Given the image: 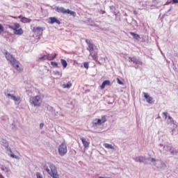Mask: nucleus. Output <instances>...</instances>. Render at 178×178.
Masks as SVG:
<instances>
[{
	"mask_svg": "<svg viewBox=\"0 0 178 178\" xmlns=\"http://www.w3.org/2000/svg\"><path fill=\"white\" fill-rule=\"evenodd\" d=\"M44 127V123H40V129H42Z\"/></svg>",
	"mask_w": 178,
	"mask_h": 178,
	"instance_id": "33",
	"label": "nucleus"
},
{
	"mask_svg": "<svg viewBox=\"0 0 178 178\" xmlns=\"http://www.w3.org/2000/svg\"><path fill=\"white\" fill-rule=\"evenodd\" d=\"M60 62L63 67H67V62H66V60L61 58Z\"/></svg>",
	"mask_w": 178,
	"mask_h": 178,
	"instance_id": "20",
	"label": "nucleus"
},
{
	"mask_svg": "<svg viewBox=\"0 0 178 178\" xmlns=\"http://www.w3.org/2000/svg\"><path fill=\"white\" fill-rule=\"evenodd\" d=\"M88 63H83V67H85V69H88Z\"/></svg>",
	"mask_w": 178,
	"mask_h": 178,
	"instance_id": "28",
	"label": "nucleus"
},
{
	"mask_svg": "<svg viewBox=\"0 0 178 178\" xmlns=\"http://www.w3.org/2000/svg\"><path fill=\"white\" fill-rule=\"evenodd\" d=\"M29 102L34 106H41L42 99H41V96L40 95L33 96L30 97Z\"/></svg>",
	"mask_w": 178,
	"mask_h": 178,
	"instance_id": "5",
	"label": "nucleus"
},
{
	"mask_svg": "<svg viewBox=\"0 0 178 178\" xmlns=\"http://www.w3.org/2000/svg\"><path fill=\"white\" fill-rule=\"evenodd\" d=\"M58 154L60 156H65L66 154H67V144L65 141H63L59 146H58Z\"/></svg>",
	"mask_w": 178,
	"mask_h": 178,
	"instance_id": "6",
	"label": "nucleus"
},
{
	"mask_svg": "<svg viewBox=\"0 0 178 178\" xmlns=\"http://www.w3.org/2000/svg\"><path fill=\"white\" fill-rule=\"evenodd\" d=\"M37 178H42V175H41V173L37 172L36 173Z\"/></svg>",
	"mask_w": 178,
	"mask_h": 178,
	"instance_id": "29",
	"label": "nucleus"
},
{
	"mask_svg": "<svg viewBox=\"0 0 178 178\" xmlns=\"http://www.w3.org/2000/svg\"><path fill=\"white\" fill-rule=\"evenodd\" d=\"M44 170L47 172L53 178H59V175H58V172L56 171V167L54 164H49V168L48 167L44 166Z\"/></svg>",
	"mask_w": 178,
	"mask_h": 178,
	"instance_id": "3",
	"label": "nucleus"
},
{
	"mask_svg": "<svg viewBox=\"0 0 178 178\" xmlns=\"http://www.w3.org/2000/svg\"><path fill=\"white\" fill-rule=\"evenodd\" d=\"M58 56V54H47V60H54L55 58Z\"/></svg>",
	"mask_w": 178,
	"mask_h": 178,
	"instance_id": "16",
	"label": "nucleus"
},
{
	"mask_svg": "<svg viewBox=\"0 0 178 178\" xmlns=\"http://www.w3.org/2000/svg\"><path fill=\"white\" fill-rule=\"evenodd\" d=\"M49 23L50 24H54V23H56L57 24H60V21L59 19H56L55 17H51L49 18Z\"/></svg>",
	"mask_w": 178,
	"mask_h": 178,
	"instance_id": "11",
	"label": "nucleus"
},
{
	"mask_svg": "<svg viewBox=\"0 0 178 178\" xmlns=\"http://www.w3.org/2000/svg\"><path fill=\"white\" fill-rule=\"evenodd\" d=\"M104 146L105 148H107V149H113V146L112 145H109L108 143H104Z\"/></svg>",
	"mask_w": 178,
	"mask_h": 178,
	"instance_id": "21",
	"label": "nucleus"
},
{
	"mask_svg": "<svg viewBox=\"0 0 178 178\" xmlns=\"http://www.w3.org/2000/svg\"><path fill=\"white\" fill-rule=\"evenodd\" d=\"M10 156H11V158H14L15 159H19V156L15 155L13 153H11Z\"/></svg>",
	"mask_w": 178,
	"mask_h": 178,
	"instance_id": "26",
	"label": "nucleus"
},
{
	"mask_svg": "<svg viewBox=\"0 0 178 178\" xmlns=\"http://www.w3.org/2000/svg\"><path fill=\"white\" fill-rule=\"evenodd\" d=\"M102 13L104 15L105 13V10H102Z\"/></svg>",
	"mask_w": 178,
	"mask_h": 178,
	"instance_id": "35",
	"label": "nucleus"
},
{
	"mask_svg": "<svg viewBox=\"0 0 178 178\" xmlns=\"http://www.w3.org/2000/svg\"><path fill=\"white\" fill-rule=\"evenodd\" d=\"M51 65L52 66H56V67H58V63H56V62L51 61Z\"/></svg>",
	"mask_w": 178,
	"mask_h": 178,
	"instance_id": "27",
	"label": "nucleus"
},
{
	"mask_svg": "<svg viewBox=\"0 0 178 178\" xmlns=\"http://www.w3.org/2000/svg\"><path fill=\"white\" fill-rule=\"evenodd\" d=\"M131 62H133V63H135V65H143V63H141L137 58L136 57H131L130 58Z\"/></svg>",
	"mask_w": 178,
	"mask_h": 178,
	"instance_id": "15",
	"label": "nucleus"
},
{
	"mask_svg": "<svg viewBox=\"0 0 178 178\" xmlns=\"http://www.w3.org/2000/svg\"><path fill=\"white\" fill-rule=\"evenodd\" d=\"M7 97H10L11 99H13V101H15V102H22V99L20 98V97H16L14 95L12 94H7Z\"/></svg>",
	"mask_w": 178,
	"mask_h": 178,
	"instance_id": "9",
	"label": "nucleus"
},
{
	"mask_svg": "<svg viewBox=\"0 0 178 178\" xmlns=\"http://www.w3.org/2000/svg\"><path fill=\"white\" fill-rule=\"evenodd\" d=\"M55 10L58 13H63V15H70L71 16H73V17H76V13L74 11H72L70 9H65L63 7H59L57 6L55 8Z\"/></svg>",
	"mask_w": 178,
	"mask_h": 178,
	"instance_id": "4",
	"label": "nucleus"
},
{
	"mask_svg": "<svg viewBox=\"0 0 178 178\" xmlns=\"http://www.w3.org/2000/svg\"><path fill=\"white\" fill-rule=\"evenodd\" d=\"M70 87H72V83L70 82L63 85V88H70Z\"/></svg>",
	"mask_w": 178,
	"mask_h": 178,
	"instance_id": "23",
	"label": "nucleus"
},
{
	"mask_svg": "<svg viewBox=\"0 0 178 178\" xmlns=\"http://www.w3.org/2000/svg\"><path fill=\"white\" fill-rule=\"evenodd\" d=\"M5 56L7 60L10 61L12 66L14 69H15V70H17L19 73H22V72H23V67L22 66V64L20 63V62L17 61V60H16V58H15L13 56L6 51L5 53Z\"/></svg>",
	"mask_w": 178,
	"mask_h": 178,
	"instance_id": "1",
	"label": "nucleus"
},
{
	"mask_svg": "<svg viewBox=\"0 0 178 178\" xmlns=\"http://www.w3.org/2000/svg\"><path fill=\"white\" fill-rule=\"evenodd\" d=\"M2 33H5V28L3 27V25L0 24V34H2Z\"/></svg>",
	"mask_w": 178,
	"mask_h": 178,
	"instance_id": "24",
	"label": "nucleus"
},
{
	"mask_svg": "<svg viewBox=\"0 0 178 178\" xmlns=\"http://www.w3.org/2000/svg\"><path fill=\"white\" fill-rule=\"evenodd\" d=\"M143 94L147 104H154V102H155L154 98H152V97H151L148 93L143 92Z\"/></svg>",
	"mask_w": 178,
	"mask_h": 178,
	"instance_id": "7",
	"label": "nucleus"
},
{
	"mask_svg": "<svg viewBox=\"0 0 178 178\" xmlns=\"http://www.w3.org/2000/svg\"><path fill=\"white\" fill-rule=\"evenodd\" d=\"M90 56H92L93 60H95L96 62L98 60V56L97 52L90 51Z\"/></svg>",
	"mask_w": 178,
	"mask_h": 178,
	"instance_id": "18",
	"label": "nucleus"
},
{
	"mask_svg": "<svg viewBox=\"0 0 178 178\" xmlns=\"http://www.w3.org/2000/svg\"><path fill=\"white\" fill-rule=\"evenodd\" d=\"M106 86H111V81L106 80V81H103V83H102V85L100 86L101 90H104V88H105V87H106Z\"/></svg>",
	"mask_w": 178,
	"mask_h": 178,
	"instance_id": "14",
	"label": "nucleus"
},
{
	"mask_svg": "<svg viewBox=\"0 0 178 178\" xmlns=\"http://www.w3.org/2000/svg\"><path fill=\"white\" fill-rule=\"evenodd\" d=\"M34 33H36L37 34H42V31H44V29L41 27H36L33 29Z\"/></svg>",
	"mask_w": 178,
	"mask_h": 178,
	"instance_id": "17",
	"label": "nucleus"
},
{
	"mask_svg": "<svg viewBox=\"0 0 178 178\" xmlns=\"http://www.w3.org/2000/svg\"><path fill=\"white\" fill-rule=\"evenodd\" d=\"M86 42L88 46L89 52H94V44L91 43V41L88 40V39L86 40Z\"/></svg>",
	"mask_w": 178,
	"mask_h": 178,
	"instance_id": "10",
	"label": "nucleus"
},
{
	"mask_svg": "<svg viewBox=\"0 0 178 178\" xmlns=\"http://www.w3.org/2000/svg\"><path fill=\"white\" fill-rule=\"evenodd\" d=\"M81 141L84 147V148H89L90 147V142L87 140L85 138H81Z\"/></svg>",
	"mask_w": 178,
	"mask_h": 178,
	"instance_id": "12",
	"label": "nucleus"
},
{
	"mask_svg": "<svg viewBox=\"0 0 178 178\" xmlns=\"http://www.w3.org/2000/svg\"><path fill=\"white\" fill-rule=\"evenodd\" d=\"M163 118L164 119H168V113H163Z\"/></svg>",
	"mask_w": 178,
	"mask_h": 178,
	"instance_id": "30",
	"label": "nucleus"
},
{
	"mask_svg": "<svg viewBox=\"0 0 178 178\" xmlns=\"http://www.w3.org/2000/svg\"><path fill=\"white\" fill-rule=\"evenodd\" d=\"M145 160V159L144 157H142V156H139V157L136 158V162H144Z\"/></svg>",
	"mask_w": 178,
	"mask_h": 178,
	"instance_id": "22",
	"label": "nucleus"
},
{
	"mask_svg": "<svg viewBox=\"0 0 178 178\" xmlns=\"http://www.w3.org/2000/svg\"><path fill=\"white\" fill-rule=\"evenodd\" d=\"M106 115H103L102 116V118L99 119V118H96L95 119V124H99V125H101L103 123H105V122H106Z\"/></svg>",
	"mask_w": 178,
	"mask_h": 178,
	"instance_id": "8",
	"label": "nucleus"
},
{
	"mask_svg": "<svg viewBox=\"0 0 178 178\" xmlns=\"http://www.w3.org/2000/svg\"><path fill=\"white\" fill-rule=\"evenodd\" d=\"M7 27L10 30H13L15 35H23L24 33V31H23V29L20 28V24L17 22L14 23V26L12 25L8 24Z\"/></svg>",
	"mask_w": 178,
	"mask_h": 178,
	"instance_id": "2",
	"label": "nucleus"
},
{
	"mask_svg": "<svg viewBox=\"0 0 178 178\" xmlns=\"http://www.w3.org/2000/svg\"><path fill=\"white\" fill-rule=\"evenodd\" d=\"M11 17H12L13 19H17V17H15V16H11Z\"/></svg>",
	"mask_w": 178,
	"mask_h": 178,
	"instance_id": "34",
	"label": "nucleus"
},
{
	"mask_svg": "<svg viewBox=\"0 0 178 178\" xmlns=\"http://www.w3.org/2000/svg\"><path fill=\"white\" fill-rule=\"evenodd\" d=\"M39 60H47V54L40 57Z\"/></svg>",
	"mask_w": 178,
	"mask_h": 178,
	"instance_id": "25",
	"label": "nucleus"
},
{
	"mask_svg": "<svg viewBox=\"0 0 178 178\" xmlns=\"http://www.w3.org/2000/svg\"><path fill=\"white\" fill-rule=\"evenodd\" d=\"M172 3L174 4V3H178V0H172Z\"/></svg>",
	"mask_w": 178,
	"mask_h": 178,
	"instance_id": "32",
	"label": "nucleus"
},
{
	"mask_svg": "<svg viewBox=\"0 0 178 178\" xmlns=\"http://www.w3.org/2000/svg\"><path fill=\"white\" fill-rule=\"evenodd\" d=\"M10 152H11V154H12V150H10Z\"/></svg>",
	"mask_w": 178,
	"mask_h": 178,
	"instance_id": "37",
	"label": "nucleus"
},
{
	"mask_svg": "<svg viewBox=\"0 0 178 178\" xmlns=\"http://www.w3.org/2000/svg\"><path fill=\"white\" fill-rule=\"evenodd\" d=\"M18 19H21L22 23H31V19L30 18H27L26 17H22V15H19L18 17Z\"/></svg>",
	"mask_w": 178,
	"mask_h": 178,
	"instance_id": "13",
	"label": "nucleus"
},
{
	"mask_svg": "<svg viewBox=\"0 0 178 178\" xmlns=\"http://www.w3.org/2000/svg\"><path fill=\"white\" fill-rule=\"evenodd\" d=\"M117 81H118V84H123V83L122 82V81H120V79L119 78H117Z\"/></svg>",
	"mask_w": 178,
	"mask_h": 178,
	"instance_id": "31",
	"label": "nucleus"
},
{
	"mask_svg": "<svg viewBox=\"0 0 178 178\" xmlns=\"http://www.w3.org/2000/svg\"><path fill=\"white\" fill-rule=\"evenodd\" d=\"M129 34L134 37L135 40H140V35L134 32H130Z\"/></svg>",
	"mask_w": 178,
	"mask_h": 178,
	"instance_id": "19",
	"label": "nucleus"
},
{
	"mask_svg": "<svg viewBox=\"0 0 178 178\" xmlns=\"http://www.w3.org/2000/svg\"><path fill=\"white\" fill-rule=\"evenodd\" d=\"M168 119H172V117H170V116H168Z\"/></svg>",
	"mask_w": 178,
	"mask_h": 178,
	"instance_id": "36",
	"label": "nucleus"
}]
</instances>
